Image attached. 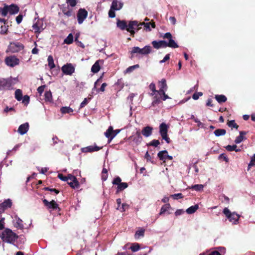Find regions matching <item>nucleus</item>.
<instances>
[{
    "label": "nucleus",
    "mask_w": 255,
    "mask_h": 255,
    "mask_svg": "<svg viewBox=\"0 0 255 255\" xmlns=\"http://www.w3.org/2000/svg\"><path fill=\"white\" fill-rule=\"evenodd\" d=\"M151 52V47L149 45H146L143 48H140L137 46H134L130 51V58L133 59L135 54L147 55Z\"/></svg>",
    "instance_id": "3"
},
{
    "label": "nucleus",
    "mask_w": 255,
    "mask_h": 255,
    "mask_svg": "<svg viewBox=\"0 0 255 255\" xmlns=\"http://www.w3.org/2000/svg\"><path fill=\"white\" fill-rule=\"evenodd\" d=\"M61 70L65 75H71L75 72V68L71 63H67L62 67Z\"/></svg>",
    "instance_id": "9"
},
{
    "label": "nucleus",
    "mask_w": 255,
    "mask_h": 255,
    "mask_svg": "<svg viewBox=\"0 0 255 255\" xmlns=\"http://www.w3.org/2000/svg\"><path fill=\"white\" fill-rule=\"evenodd\" d=\"M12 86V80L10 79H0V90H8Z\"/></svg>",
    "instance_id": "10"
},
{
    "label": "nucleus",
    "mask_w": 255,
    "mask_h": 255,
    "mask_svg": "<svg viewBox=\"0 0 255 255\" xmlns=\"http://www.w3.org/2000/svg\"><path fill=\"white\" fill-rule=\"evenodd\" d=\"M202 95L203 93L202 92H196L193 95L192 98L195 100H197L199 98L200 96H202Z\"/></svg>",
    "instance_id": "57"
},
{
    "label": "nucleus",
    "mask_w": 255,
    "mask_h": 255,
    "mask_svg": "<svg viewBox=\"0 0 255 255\" xmlns=\"http://www.w3.org/2000/svg\"><path fill=\"white\" fill-rule=\"evenodd\" d=\"M57 177L62 181H67L68 184L73 189L79 187V183L76 177L71 174H69L67 176H65L60 173L58 174Z\"/></svg>",
    "instance_id": "2"
},
{
    "label": "nucleus",
    "mask_w": 255,
    "mask_h": 255,
    "mask_svg": "<svg viewBox=\"0 0 255 255\" xmlns=\"http://www.w3.org/2000/svg\"><path fill=\"white\" fill-rule=\"evenodd\" d=\"M29 129V124L28 123H25L24 124H23L19 127L17 132L23 135L25 133H26Z\"/></svg>",
    "instance_id": "16"
},
{
    "label": "nucleus",
    "mask_w": 255,
    "mask_h": 255,
    "mask_svg": "<svg viewBox=\"0 0 255 255\" xmlns=\"http://www.w3.org/2000/svg\"><path fill=\"white\" fill-rule=\"evenodd\" d=\"M113 132L114 129L112 126H110L106 131L105 132V136L109 139V142H110L113 139L111 138V136H112Z\"/></svg>",
    "instance_id": "26"
},
{
    "label": "nucleus",
    "mask_w": 255,
    "mask_h": 255,
    "mask_svg": "<svg viewBox=\"0 0 255 255\" xmlns=\"http://www.w3.org/2000/svg\"><path fill=\"white\" fill-rule=\"evenodd\" d=\"M8 10V5H5L3 8H0V12L2 16H5L9 12Z\"/></svg>",
    "instance_id": "43"
},
{
    "label": "nucleus",
    "mask_w": 255,
    "mask_h": 255,
    "mask_svg": "<svg viewBox=\"0 0 255 255\" xmlns=\"http://www.w3.org/2000/svg\"><path fill=\"white\" fill-rule=\"evenodd\" d=\"M5 225V218L1 217L0 219V230H2L4 229Z\"/></svg>",
    "instance_id": "56"
},
{
    "label": "nucleus",
    "mask_w": 255,
    "mask_h": 255,
    "mask_svg": "<svg viewBox=\"0 0 255 255\" xmlns=\"http://www.w3.org/2000/svg\"><path fill=\"white\" fill-rule=\"evenodd\" d=\"M226 133V130L225 129L219 128L214 131V134L216 136L224 135Z\"/></svg>",
    "instance_id": "37"
},
{
    "label": "nucleus",
    "mask_w": 255,
    "mask_h": 255,
    "mask_svg": "<svg viewBox=\"0 0 255 255\" xmlns=\"http://www.w3.org/2000/svg\"><path fill=\"white\" fill-rule=\"evenodd\" d=\"M223 212L230 222H232L234 224H238L240 215L235 212L231 213L230 210L227 208H224Z\"/></svg>",
    "instance_id": "4"
},
{
    "label": "nucleus",
    "mask_w": 255,
    "mask_h": 255,
    "mask_svg": "<svg viewBox=\"0 0 255 255\" xmlns=\"http://www.w3.org/2000/svg\"><path fill=\"white\" fill-rule=\"evenodd\" d=\"M184 213V211L183 209H178L175 212L176 216H178Z\"/></svg>",
    "instance_id": "64"
},
{
    "label": "nucleus",
    "mask_w": 255,
    "mask_h": 255,
    "mask_svg": "<svg viewBox=\"0 0 255 255\" xmlns=\"http://www.w3.org/2000/svg\"><path fill=\"white\" fill-rule=\"evenodd\" d=\"M30 101L29 97L28 95H25L22 97V102L25 105H27Z\"/></svg>",
    "instance_id": "51"
},
{
    "label": "nucleus",
    "mask_w": 255,
    "mask_h": 255,
    "mask_svg": "<svg viewBox=\"0 0 255 255\" xmlns=\"http://www.w3.org/2000/svg\"><path fill=\"white\" fill-rule=\"evenodd\" d=\"M198 208L199 206L198 205H195L194 206H191V207L188 208L186 211L188 214H192L195 213Z\"/></svg>",
    "instance_id": "33"
},
{
    "label": "nucleus",
    "mask_w": 255,
    "mask_h": 255,
    "mask_svg": "<svg viewBox=\"0 0 255 255\" xmlns=\"http://www.w3.org/2000/svg\"><path fill=\"white\" fill-rule=\"evenodd\" d=\"M138 67H139V65H138V64H136V65H133L132 66H130L127 69V71L128 72H130L132 71V70H133L135 68H138Z\"/></svg>",
    "instance_id": "63"
},
{
    "label": "nucleus",
    "mask_w": 255,
    "mask_h": 255,
    "mask_svg": "<svg viewBox=\"0 0 255 255\" xmlns=\"http://www.w3.org/2000/svg\"><path fill=\"white\" fill-rule=\"evenodd\" d=\"M130 249L133 252H137L140 249L139 244H138V243L132 244L131 247H130Z\"/></svg>",
    "instance_id": "46"
},
{
    "label": "nucleus",
    "mask_w": 255,
    "mask_h": 255,
    "mask_svg": "<svg viewBox=\"0 0 255 255\" xmlns=\"http://www.w3.org/2000/svg\"><path fill=\"white\" fill-rule=\"evenodd\" d=\"M47 61L48 66L50 69H52L55 67L53 57L51 55H49L48 57Z\"/></svg>",
    "instance_id": "35"
},
{
    "label": "nucleus",
    "mask_w": 255,
    "mask_h": 255,
    "mask_svg": "<svg viewBox=\"0 0 255 255\" xmlns=\"http://www.w3.org/2000/svg\"><path fill=\"white\" fill-rule=\"evenodd\" d=\"M144 157L147 160V161H150L152 163L153 162V161L152 160V157L149 154L148 151L146 152Z\"/></svg>",
    "instance_id": "61"
},
{
    "label": "nucleus",
    "mask_w": 255,
    "mask_h": 255,
    "mask_svg": "<svg viewBox=\"0 0 255 255\" xmlns=\"http://www.w3.org/2000/svg\"><path fill=\"white\" fill-rule=\"evenodd\" d=\"M129 207V205L126 203H123L122 205V207L118 206L117 208V210H120L121 212H125L127 209H128Z\"/></svg>",
    "instance_id": "44"
},
{
    "label": "nucleus",
    "mask_w": 255,
    "mask_h": 255,
    "mask_svg": "<svg viewBox=\"0 0 255 255\" xmlns=\"http://www.w3.org/2000/svg\"><path fill=\"white\" fill-rule=\"evenodd\" d=\"M66 2L71 7H74L77 4V0H66Z\"/></svg>",
    "instance_id": "55"
},
{
    "label": "nucleus",
    "mask_w": 255,
    "mask_h": 255,
    "mask_svg": "<svg viewBox=\"0 0 255 255\" xmlns=\"http://www.w3.org/2000/svg\"><path fill=\"white\" fill-rule=\"evenodd\" d=\"M4 62L5 64L9 67H13L19 64V59L15 56L12 55L7 56L5 58Z\"/></svg>",
    "instance_id": "7"
},
{
    "label": "nucleus",
    "mask_w": 255,
    "mask_h": 255,
    "mask_svg": "<svg viewBox=\"0 0 255 255\" xmlns=\"http://www.w3.org/2000/svg\"><path fill=\"white\" fill-rule=\"evenodd\" d=\"M60 111L62 114H69L73 112V110L69 107H63L60 109Z\"/></svg>",
    "instance_id": "40"
},
{
    "label": "nucleus",
    "mask_w": 255,
    "mask_h": 255,
    "mask_svg": "<svg viewBox=\"0 0 255 255\" xmlns=\"http://www.w3.org/2000/svg\"><path fill=\"white\" fill-rule=\"evenodd\" d=\"M158 94L159 95V96H160V97H161V100H162L163 101H165L168 99H170L169 96L165 94V91L159 93Z\"/></svg>",
    "instance_id": "54"
},
{
    "label": "nucleus",
    "mask_w": 255,
    "mask_h": 255,
    "mask_svg": "<svg viewBox=\"0 0 255 255\" xmlns=\"http://www.w3.org/2000/svg\"><path fill=\"white\" fill-rule=\"evenodd\" d=\"M153 96H154V97L153 98V100L152 102V106H155L156 105H158L161 102V97H160V96H159L158 93H155V95H154Z\"/></svg>",
    "instance_id": "24"
},
{
    "label": "nucleus",
    "mask_w": 255,
    "mask_h": 255,
    "mask_svg": "<svg viewBox=\"0 0 255 255\" xmlns=\"http://www.w3.org/2000/svg\"><path fill=\"white\" fill-rule=\"evenodd\" d=\"M218 158L219 159H223L226 162H229V159H228V157L227 156V155H226V154H225V153H222V154H220Z\"/></svg>",
    "instance_id": "58"
},
{
    "label": "nucleus",
    "mask_w": 255,
    "mask_h": 255,
    "mask_svg": "<svg viewBox=\"0 0 255 255\" xmlns=\"http://www.w3.org/2000/svg\"><path fill=\"white\" fill-rule=\"evenodd\" d=\"M168 128L169 127L165 123H161L159 126V133L160 135L167 133Z\"/></svg>",
    "instance_id": "25"
},
{
    "label": "nucleus",
    "mask_w": 255,
    "mask_h": 255,
    "mask_svg": "<svg viewBox=\"0 0 255 255\" xmlns=\"http://www.w3.org/2000/svg\"><path fill=\"white\" fill-rule=\"evenodd\" d=\"M255 165V154H254L253 157L251 158V160L250 161L249 165H248V169L249 170L252 166Z\"/></svg>",
    "instance_id": "50"
},
{
    "label": "nucleus",
    "mask_w": 255,
    "mask_h": 255,
    "mask_svg": "<svg viewBox=\"0 0 255 255\" xmlns=\"http://www.w3.org/2000/svg\"><path fill=\"white\" fill-rule=\"evenodd\" d=\"M123 2H119L118 0H113L111 8L115 10H119L123 7Z\"/></svg>",
    "instance_id": "19"
},
{
    "label": "nucleus",
    "mask_w": 255,
    "mask_h": 255,
    "mask_svg": "<svg viewBox=\"0 0 255 255\" xmlns=\"http://www.w3.org/2000/svg\"><path fill=\"white\" fill-rule=\"evenodd\" d=\"M121 178L117 176L112 181L113 185H117V191L116 193L118 194L120 192L122 191L128 187V184L126 182H122Z\"/></svg>",
    "instance_id": "6"
},
{
    "label": "nucleus",
    "mask_w": 255,
    "mask_h": 255,
    "mask_svg": "<svg viewBox=\"0 0 255 255\" xmlns=\"http://www.w3.org/2000/svg\"><path fill=\"white\" fill-rule=\"evenodd\" d=\"M203 187L204 186L202 184H195L194 185H192L189 187V188L197 191H200L203 190Z\"/></svg>",
    "instance_id": "42"
},
{
    "label": "nucleus",
    "mask_w": 255,
    "mask_h": 255,
    "mask_svg": "<svg viewBox=\"0 0 255 255\" xmlns=\"http://www.w3.org/2000/svg\"><path fill=\"white\" fill-rule=\"evenodd\" d=\"M166 47H169L173 48H176L179 47L178 45L172 38L169 40L168 42H166Z\"/></svg>",
    "instance_id": "31"
},
{
    "label": "nucleus",
    "mask_w": 255,
    "mask_h": 255,
    "mask_svg": "<svg viewBox=\"0 0 255 255\" xmlns=\"http://www.w3.org/2000/svg\"><path fill=\"white\" fill-rule=\"evenodd\" d=\"M153 128L150 126H146L143 128L141 130V133L145 137H148L152 133Z\"/></svg>",
    "instance_id": "20"
},
{
    "label": "nucleus",
    "mask_w": 255,
    "mask_h": 255,
    "mask_svg": "<svg viewBox=\"0 0 255 255\" xmlns=\"http://www.w3.org/2000/svg\"><path fill=\"white\" fill-rule=\"evenodd\" d=\"M152 44L154 48L157 49L161 47H166V41L164 40H160L159 41L154 40L152 42Z\"/></svg>",
    "instance_id": "17"
},
{
    "label": "nucleus",
    "mask_w": 255,
    "mask_h": 255,
    "mask_svg": "<svg viewBox=\"0 0 255 255\" xmlns=\"http://www.w3.org/2000/svg\"><path fill=\"white\" fill-rule=\"evenodd\" d=\"M88 16V12L84 8H80L77 12V16L78 22L79 24H82L85 19Z\"/></svg>",
    "instance_id": "11"
},
{
    "label": "nucleus",
    "mask_w": 255,
    "mask_h": 255,
    "mask_svg": "<svg viewBox=\"0 0 255 255\" xmlns=\"http://www.w3.org/2000/svg\"><path fill=\"white\" fill-rule=\"evenodd\" d=\"M102 62V60H98L93 65L91 68V71L93 73H97L100 71L101 69L100 63Z\"/></svg>",
    "instance_id": "22"
},
{
    "label": "nucleus",
    "mask_w": 255,
    "mask_h": 255,
    "mask_svg": "<svg viewBox=\"0 0 255 255\" xmlns=\"http://www.w3.org/2000/svg\"><path fill=\"white\" fill-rule=\"evenodd\" d=\"M42 202L50 212L54 210L57 211V212L61 211V209L59 207L58 204L54 200L49 202L47 200L44 199H42Z\"/></svg>",
    "instance_id": "5"
},
{
    "label": "nucleus",
    "mask_w": 255,
    "mask_h": 255,
    "mask_svg": "<svg viewBox=\"0 0 255 255\" xmlns=\"http://www.w3.org/2000/svg\"><path fill=\"white\" fill-rule=\"evenodd\" d=\"M102 148V147H99L95 144L94 145H90L81 148V151L84 153L93 152L97 151Z\"/></svg>",
    "instance_id": "12"
},
{
    "label": "nucleus",
    "mask_w": 255,
    "mask_h": 255,
    "mask_svg": "<svg viewBox=\"0 0 255 255\" xmlns=\"http://www.w3.org/2000/svg\"><path fill=\"white\" fill-rule=\"evenodd\" d=\"M117 24V26L122 30L126 29L127 27V23L125 20H118Z\"/></svg>",
    "instance_id": "29"
},
{
    "label": "nucleus",
    "mask_w": 255,
    "mask_h": 255,
    "mask_svg": "<svg viewBox=\"0 0 255 255\" xmlns=\"http://www.w3.org/2000/svg\"><path fill=\"white\" fill-rule=\"evenodd\" d=\"M45 88V85H42L40 87H39L38 88H37V92L38 93L40 94V95H41V94L43 92L44 90V89Z\"/></svg>",
    "instance_id": "62"
},
{
    "label": "nucleus",
    "mask_w": 255,
    "mask_h": 255,
    "mask_svg": "<svg viewBox=\"0 0 255 255\" xmlns=\"http://www.w3.org/2000/svg\"><path fill=\"white\" fill-rule=\"evenodd\" d=\"M24 46L20 42H10L9 45V50L12 53L18 52L23 50Z\"/></svg>",
    "instance_id": "8"
},
{
    "label": "nucleus",
    "mask_w": 255,
    "mask_h": 255,
    "mask_svg": "<svg viewBox=\"0 0 255 255\" xmlns=\"http://www.w3.org/2000/svg\"><path fill=\"white\" fill-rule=\"evenodd\" d=\"M145 230L142 228H140L139 230L135 232L134 237L135 239L139 238L140 237H143L144 235Z\"/></svg>",
    "instance_id": "39"
},
{
    "label": "nucleus",
    "mask_w": 255,
    "mask_h": 255,
    "mask_svg": "<svg viewBox=\"0 0 255 255\" xmlns=\"http://www.w3.org/2000/svg\"><path fill=\"white\" fill-rule=\"evenodd\" d=\"M171 208V206L170 204L167 203L163 205L160 209V212L159 213V215L161 216L164 214L166 211H167Z\"/></svg>",
    "instance_id": "30"
},
{
    "label": "nucleus",
    "mask_w": 255,
    "mask_h": 255,
    "mask_svg": "<svg viewBox=\"0 0 255 255\" xmlns=\"http://www.w3.org/2000/svg\"><path fill=\"white\" fill-rule=\"evenodd\" d=\"M171 197L174 200L182 199L184 197L182 193H177L171 195Z\"/></svg>",
    "instance_id": "52"
},
{
    "label": "nucleus",
    "mask_w": 255,
    "mask_h": 255,
    "mask_svg": "<svg viewBox=\"0 0 255 255\" xmlns=\"http://www.w3.org/2000/svg\"><path fill=\"white\" fill-rule=\"evenodd\" d=\"M236 148H237V146L236 144L233 145H228L225 147L226 150L229 151H235Z\"/></svg>",
    "instance_id": "53"
},
{
    "label": "nucleus",
    "mask_w": 255,
    "mask_h": 255,
    "mask_svg": "<svg viewBox=\"0 0 255 255\" xmlns=\"http://www.w3.org/2000/svg\"><path fill=\"white\" fill-rule=\"evenodd\" d=\"M132 141L136 144L138 145L140 144L142 140V137L141 135V132L139 130L136 132L134 135L130 137Z\"/></svg>",
    "instance_id": "14"
},
{
    "label": "nucleus",
    "mask_w": 255,
    "mask_h": 255,
    "mask_svg": "<svg viewBox=\"0 0 255 255\" xmlns=\"http://www.w3.org/2000/svg\"><path fill=\"white\" fill-rule=\"evenodd\" d=\"M0 237L3 242L14 244L19 236L8 228H6L0 235Z\"/></svg>",
    "instance_id": "1"
},
{
    "label": "nucleus",
    "mask_w": 255,
    "mask_h": 255,
    "mask_svg": "<svg viewBox=\"0 0 255 255\" xmlns=\"http://www.w3.org/2000/svg\"><path fill=\"white\" fill-rule=\"evenodd\" d=\"M5 210L8 208H10L12 205L11 201L10 199L5 200L3 202L0 204Z\"/></svg>",
    "instance_id": "36"
},
{
    "label": "nucleus",
    "mask_w": 255,
    "mask_h": 255,
    "mask_svg": "<svg viewBox=\"0 0 255 255\" xmlns=\"http://www.w3.org/2000/svg\"><path fill=\"white\" fill-rule=\"evenodd\" d=\"M159 89L157 91V93L166 91L167 89V86L166 84V81L165 79H162L159 82Z\"/></svg>",
    "instance_id": "21"
},
{
    "label": "nucleus",
    "mask_w": 255,
    "mask_h": 255,
    "mask_svg": "<svg viewBox=\"0 0 255 255\" xmlns=\"http://www.w3.org/2000/svg\"><path fill=\"white\" fill-rule=\"evenodd\" d=\"M149 88L152 91V93H151V96H153L155 95V93H157L158 90H156L155 84L152 83L149 85Z\"/></svg>",
    "instance_id": "49"
},
{
    "label": "nucleus",
    "mask_w": 255,
    "mask_h": 255,
    "mask_svg": "<svg viewBox=\"0 0 255 255\" xmlns=\"http://www.w3.org/2000/svg\"><path fill=\"white\" fill-rule=\"evenodd\" d=\"M115 10L110 8V10L109 11L108 14L110 18H114L116 16V14L115 12Z\"/></svg>",
    "instance_id": "60"
},
{
    "label": "nucleus",
    "mask_w": 255,
    "mask_h": 255,
    "mask_svg": "<svg viewBox=\"0 0 255 255\" xmlns=\"http://www.w3.org/2000/svg\"><path fill=\"white\" fill-rule=\"evenodd\" d=\"M43 23L42 21L38 20L35 23H34L32 28L34 30L35 33H40L44 28L42 27Z\"/></svg>",
    "instance_id": "18"
},
{
    "label": "nucleus",
    "mask_w": 255,
    "mask_h": 255,
    "mask_svg": "<svg viewBox=\"0 0 255 255\" xmlns=\"http://www.w3.org/2000/svg\"><path fill=\"white\" fill-rule=\"evenodd\" d=\"M159 144H160V142L158 140L153 139L152 141H151L150 142L148 143L147 144V145L157 147Z\"/></svg>",
    "instance_id": "48"
},
{
    "label": "nucleus",
    "mask_w": 255,
    "mask_h": 255,
    "mask_svg": "<svg viewBox=\"0 0 255 255\" xmlns=\"http://www.w3.org/2000/svg\"><path fill=\"white\" fill-rule=\"evenodd\" d=\"M22 91L20 89H17L15 91V98L18 101H20L22 99Z\"/></svg>",
    "instance_id": "34"
},
{
    "label": "nucleus",
    "mask_w": 255,
    "mask_h": 255,
    "mask_svg": "<svg viewBox=\"0 0 255 255\" xmlns=\"http://www.w3.org/2000/svg\"><path fill=\"white\" fill-rule=\"evenodd\" d=\"M163 139L165 140L167 143H169L171 142L170 138L168 137L167 133L160 135Z\"/></svg>",
    "instance_id": "59"
},
{
    "label": "nucleus",
    "mask_w": 255,
    "mask_h": 255,
    "mask_svg": "<svg viewBox=\"0 0 255 255\" xmlns=\"http://www.w3.org/2000/svg\"><path fill=\"white\" fill-rule=\"evenodd\" d=\"M7 24L6 20L3 18H0V26L1 30L0 33L2 34H6L8 30V26L6 25Z\"/></svg>",
    "instance_id": "15"
},
{
    "label": "nucleus",
    "mask_w": 255,
    "mask_h": 255,
    "mask_svg": "<svg viewBox=\"0 0 255 255\" xmlns=\"http://www.w3.org/2000/svg\"><path fill=\"white\" fill-rule=\"evenodd\" d=\"M215 98L220 104L225 103L227 100V97L224 95H216Z\"/></svg>",
    "instance_id": "28"
},
{
    "label": "nucleus",
    "mask_w": 255,
    "mask_h": 255,
    "mask_svg": "<svg viewBox=\"0 0 255 255\" xmlns=\"http://www.w3.org/2000/svg\"><path fill=\"white\" fill-rule=\"evenodd\" d=\"M157 156L160 160L165 161L166 159L172 160L173 157L172 156L168 155L167 150H162L159 151L157 154Z\"/></svg>",
    "instance_id": "13"
},
{
    "label": "nucleus",
    "mask_w": 255,
    "mask_h": 255,
    "mask_svg": "<svg viewBox=\"0 0 255 255\" xmlns=\"http://www.w3.org/2000/svg\"><path fill=\"white\" fill-rule=\"evenodd\" d=\"M108 170L106 168H104L102 172V179L103 181H106L108 178Z\"/></svg>",
    "instance_id": "45"
},
{
    "label": "nucleus",
    "mask_w": 255,
    "mask_h": 255,
    "mask_svg": "<svg viewBox=\"0 0 255 255\" xmlns=\"http://www.w3.org/2000/svg\"><path fill=\"white\" fill-rule=\"evenodd\" d=\"M227 125L231 128H235L238 129L239 126L236 123L235 120L228 121Z\"/></svg>",
    "instance_id": "41"
},
{
    "label": "nucleus",
    "mask_w": 255,
    "mask_h": 255,
    "mask_svg": "<svg viewBox=\"0 0 255 255\" xmlns=\"http://www.w3.org/2000/svg\"><path fill=\"white\" fill-rule=\"evenodd\" d=\"M247 134V132L245 131H241L240 132V135L236 137L235 142L236 143H240L244 139V136Z\"/></svg>",
    "instance_id": "27"
},
{
    "label": "nucleus",
    "mask_w": 255,
    "mask_h": 255,
    "mask_svg": "<svg viewBox=\"0 0 255 255\" xmlns=\"http://www.w3.org/2000/svg\"><path fill=\"white\" fill-rule=\"evenodd\" d=\"M9 13L10 14H14L17 13L19 10V7L14 4L8 5Z\"/></svg>",
    "instance_id": "23"
},
{
    "label": "nucleus",
    "mask_w": 255,
    "mask_h": 255,
    "mask_svg": "<svg viewBox=\"0 0 255 255\" xmlns=\"http://www.w3.org/2000/svg\"><path fill=\"white\" fill-rule=\"evenodd\" d=\"M137 25V21H131L129 22L128 25H127V27L126 28V30L128 31H129L131 30H135L136 28L135 27V26Z\"/></svg>",
    "instance_id": "32"
},
{
    "label": "nucleus",
    "mask_w": 255,
    "mask_h": 255,
    "mask_svg": "<svg viewBox=\"0 0 255 255\" xmlns=\"http://www.w3.org/2000/svg\"><path fill=\"white\" fill-rule=\"evenodd\" d=\"M73 36L71 33L69 34L67 38L64 40V42L66 44H70L73 42Z\"/></svg>",
    "instance_id": "47"
},
{
    "label": "nucleus",
    "mask_w": 255,
    "mask_h": 255,
    "mask_svg": "<svg viewBox=\"0 0 255 255\" xmlns=\"http://www.w3.org/2000/svg\"><path fill=\"white\" fill-rule=\"evenodd\" d=\"M44 99L46 102H51L52 101V96L50 91H46L45 92Z\"/></svg>",
    "instance_id": "38"
}]
</instances>
